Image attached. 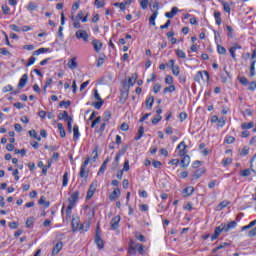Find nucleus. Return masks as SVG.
Returning <instances> with one entry per match:
<instances>
[{"mask_svg": "<svg viewBox=\"0 0 256 256\" xmlns=\"http://www.w3.org/2000/svg\"><path fill=\"white\" fill-rule=\"evenodd\" d=\"M121 195V190L119 188H115L114 191L110 194V201H115Z\"/></svg>", "mask_w": 256, "mask_h": 256, "instance_id": "obj_14", "label": "nucleus"}, {"mask_svg": "<svg viewBox=\"0 0 256 256\" xmlns=\"http://www.w3.org/2000/svg\"><path fill=\"white\" fill-rule=\"evenodd\" d=\"M29 135H30V137H32L33 139H36V140H38V141H41V137H39V136L37 135V132H36L35 130H30V131H29Z\"/></svg>", "mask_w": 256, "mask_h": 256, "instance_id": "obj_41", "label": "nucleus"}, {"mask_svg": "<svg viewBox=\"0 0 256 256\" xmlns=\"http://www.w3.org/2000/svg\"><path fill=\"white\" fill-rule=\"evenodd\" d=\"M61 249H63V242H58L52 250V255H57Z\"/></svg>", "mask_w": 256, "mask_h": 256, "instance_id": "obj_17", "label": "nucleus"}, {"mask_svg": "<svg viewBox=\"0 0 256 256\" xmlns=\"http://www.w3.org/2000/svg\"><path fill=\"white\" fill-rule=\"evenodd\" d=\"M119 223H121V216H115L112 218L110 222V227L115 231V229H119Z\"/></svg>", "mask_w": 256, "mask_h": 256, "instance_id": "obj_8", "label": "nucleus"}, {"mask_svg": "<svg viewBox=\"0 0 256 256\" xmlns=\"http://www.w3.org/2000/svg\"><path fill=\"white\" fill-rule=\"evenodd\" d=\"M168 163H169V165H174V167H177V165H179L180 161H179V159H172Z\"/></svg>", "mask_w": 256, "mask_h": 256, "instance_id": "obj_60", "label": "nucleus"}, {"mask_svg": "<svg viewBox=\"0 0 256 256\" xmlns=\"http://www.w3.org/2000/svg\"><path fill=\"white\" fill-rule=\"evenodd\" d=\"M165 83H166V85H173V76H171V75H166V77H165Z\"/></svg>", "mask_w": 256, "mask_h": 256, "instance_id": "obj_49", "label": "nucleus"}, {"mask_svg": "<svg viewBox=\"0 0 256 256\" xmlns=\"http://www.w3.org/2000/svg\"><path fill=\"white\" fill-rule=\"evenodd\" d=\"M179 119L181 122L185 121V119H187V113H185V112L180 113Z\"/></svg>", "mask_w": 256, "mask_h": 256, "instance_id": "obj_62", "label": "nucleus"}, {"mask_svg": "<svg viewBox=\"0 0 256 256\" xmlns=\"http://www.w3.org/2000/svg\"><path fill=\"white\" fill-rule=\"evenodd\" d=\"M47 51H49V49L39 48L38 50L33 52V55L39 56V55H42L43 53H47Z\"/></svg>", "mask_w": 256, "mask_h": 256, "instance_id": "obj_36", "label": "nucleus"}, {"mask_svg": "<svg viewBox=\"0 0 256 256\" xmlns=\"http://www.w3.org/2000/svg\"><path fill=\"white\" fill-rule=\"evenodd\" d=\"M159 91H161V84L156 83L153 87V92L154 93H159Z\"/></svg>", "mask_w": 256, "mask_h": 256, "instance_id": "obj_57", "label": "nucleus"}, {"mask_svg": "<svg viewBox=\"0 0 256 256\" xmlns=\"http://www.w3.org/2000/svg\"><path fill=\"white\" fill-rule=\"evenodd\" d=\"M79 2H76V3H74L73 4V6H72V13H76L77 12V10L79 9Z\"/></svg>", "mask_w": 256, "mask_h": 256, "instance_id": "obj_63", "label": "nucleus"}, {"mask_svg": "<svg viewBox=\"0 0 256 256\" xmlns=\"http://www.w3.org/2000/svg\"><path fill=\"white\" fill-rule=\"evenodd\" d=\"M27 81H29V76H27V74H24L19 80L18 89H23V87L27 85Z\"/></svg>", "mask_w": 256, "mask_h": 256, "instance_id": "obj_11", "label": "nucleus"}, {"mask_svg": "<svg viewBox=\"0 0 256 256\" xmlns=\"http://www.w3.org/2000/svg\"><path fill=\"white\" fill-rule=\"evenodd\" d=\"M250 169H251L252 173L256 174V154L252 157V159L250 161Z\"/></svg>", "mask_w": 256, "mask_h": 256, "instance_id": "obj_22", "label": "nucleus"}, {"mask_svg": "<svg viewBox=\"0 0 256 256\" xmlns=\"http://www.w3.org/2000/svg\"><path fill=\"white\" fill-rule=\"evenodd\" d=\"M92 45H93L94 51H96V53H99V51H101V49H103V43L98 39H93Z\"/></svg>", "mask_w": 256, "mask_h": 256, "instance_id": "obj_10", "label": "nucleus"}, {"mask_svg": "<svg viewBox=\"0 0 256 256\" xmlns=\"http://www.w3.org/2000/svg\"><path fill=\"white\" fill-rule=\"evenodd\" d=\"M77 201H79V191H75L71 194V196L68 198V206L66 208V218L71 219L73 207L77 205Z\"/></svg>", "mask_w": 256, "mask_h": 256, "instance_id": "obj_2", "label": "nucleus"}, {"mask_svg": "<svg viewBox=\"0 0 256 256\" xmlns=\"http://www.w3.org/2000/svg\"><path fill=\"white\" fill-rule=\"evenodd\" d=\"M140 3L141 9L145 10L149 7V0H138Z\"/></svg>", "mask_w": 256, "mask_h": 256, "instance_id": "obj_38", "label": "nucleus"}, {"mask_svg": "<svg viewBox=\"0 0 256 256\" xmlns=\"http://www.w3.org/2000/svg\"><path fill=\"white\" fill-rule=\"evenodd\" d=\"M255 236H256V227L248 232V237H255Z\"/></svg>", "mask_w": 256, "mask_h": 256, "instance_id": "obj_64", "label": "nucleus"}, {"mask_svg": "<svg viewBox=\"0 0 256 256\" xmlns=\"http://www.w3.org/2000/svg\"><path fill=\"white\" fill-rule=\"evenodd\" d=\"M136 250L140 253V255H144L145 253V246L143 244H135Z\"/></svg>", "mask_w": 256, "mask_h": 256, "instance_id": "obj_39", "label": "nucleus"}, {"mask_svg": "<svg viewBox=\"0 0 256 256\" xmlns=\"http://www.w3.org/2000/svg\"><path fill=\"white\" fill-rule=\"evenodd\" d=\"M99 157V153L97 151V148H95L92 151V158H86L85 161L82 163L81 167H80V172H79V176L82 179H87V177H89V169H87V165H89L90 161L92 163H95V161H97V158Z\"/></svg>", "mask_w": 256, "mask_h": 256, "instance_id": "obj_1", "label": "nucleus"}, {"mask_svg": "<svg viewBox=\"0 0 256 256\" xmlns=\"http://www.w3.org/2000/svg\"><path fill=\"white\" fill-rule=\"evenodd\" d=\"M243 47L238 44V43H233L232 46L229 48V53L232 57V59H234V61L237 59V55L235 54V51L242 49Z\"/></svg>", "mask_w": 256, "mask_h": 256, "instance_id": "obj_6", "label": "nucleus"}, {"mask_svg": "<svg viewBox=\"0 0 256 256\" xmlns=\"http://www.w3.org/2000/svg\"><path fill=\"white\" fill-rule=\"evenodd\" d=\"M196 83H201V81H209V72L207 71H198L194 77Z\"/></svg>", "mask_w": 256, "mask_h": 256, "instance_id": "obj_3", "label": "nucleus"}, {"mask_svg": "<svg viewBox=\"0 0 256 256\" xmlns=\"http://www.w3.org/2000/svg\"><path fill=\"white\" fill-rule=\"evenodd\" d=\"M256 89V81H252L248 85V91H255Z\"/></svg>", "mask_w": 256, "mask_h": 256, "instance_id": "obj_53", "label": "nucleus"}, {"mask_svg": "<svg viewBox=\"0 0 256 256\" xmlns=\"http://www.w3.org/2000/svg\"><path fill=\"white\" fill-rule=\"evenodd\" d=\"M10 12H11V8H9V6L7 5L2 6V13H4V15H9Z\"/></svg>", "mask_w": 256, "mask_h": 256, "instance_id": "obj_50", "label": "nucleus"}, {"mask_svg": "<svg viewBox=\"0 0 256 256\" xmlns=\"http://www.w3.org/2000/svg\"><path fill=\"white\" fill-rule=\"evenodd\" d=\"M96 191H97V181H94L89 186V189H88V192H87V195H86L87 201H89V199H91V197H93L95 195Z\"/></svg>", "mask_w": 256, "mask_h": 256, "instance_id": "obj_5", "label": "nucleus"}, {"mask_svg": "<svg viewBox=\"0 0 256 256\" xmlns=\"http://www.w3.org/2000/svg\"><path fill=\"white\" fill-rule=\"evenodd\" d=\"M177 13H179V8L172 7L170 12L165 13V17H167V19H173V17L177 15Z\"/></svg>", "mask_w": 256, "mask_h": 256, "instance_id": "obj_13", "label": "nucleus"}, {"mask_svg": "<svg viewBox=\"0 0 256 256\" xmlns=\"http://www.w3.org/2000/svg\"><path fill=\"white\" fill-rule=\"evenodd\" d=\"M177 149L179 150V157H184L187 155V146L185 145V141H182L178 144Z\"/></svg>", "mask_w": 256, "mask_h": 256, "instance_id": "obj_7", "label": "nucleus"}, {"mask_svg": "<svg viewBox=\"0 0 256 256\" xmlns=\"http://www.w3.org/2000/svg\"><path fill=\"white\" fill-rule=\"evenodd\" d=\"M242 129H253L255 127V123L253 122H245L241 125Z\"/></svg>", "mask_w": 256, "mask_h": 256, "instance_id": "obj_34", "label": "nucleus"}, {"mask_svg": "<svg viewBox=\"0 0 256 256\" xmlns=\"http://www.w3.org/2000/svg\"><path fill=\"white\" fill-rule=\"evenodd\" d=\"M194 191H195V188H193V186H188L184 189V193L186 194V197L193 195Z\"/></svg>", "mask_w": 256, "mask_h": 256, "instance_id": "obj_27", "label": "nucleus"}, {"mask_svg": "<svg viewBox=\"0 0 256 256\" xmlns=\"http://www.w3.org/2000/svg\"><path fill=\"white\" fill-rule=\"evenodd\" d=\"M71 105L70 101H61L59 104V107H65V109H67V107H69Z\"/></svg>", "mask_w": 256, "mask_h": 256, "instance_id": "obj_55", "label": "nucleus"}, {"mask_svg": "<svg viewBox=\"0 0 256 256\" xmlns=\"http://www.w3.org/2000/svg\"><path fill=\"white\" fill-rule=\"evenodd\" d=\"M240 155L241 157H245L246 155H249V147L245 146L244 148H242V150L240 151Z\"/></svg>", "mask_w": 256, "mask_h": 256, "instance_id": "obj_46", "label": "nucleus"}, {"mask_svg": "<svg viewBox=\"0 0 256 256\" xmlns=\"http://www.w3.org/2000/svg\"><path fill=\"white\" fill-rule=\"evenodd\" d=\"M223 231H225V228L223 227V224H221L220 226L215 228L214 233L219 237L221 233H223Z\"/></svg>", "mask_w": 256, "mask_h": 256, "instance_id": "obj_37", "label": "nucleus"}, {"mask_svg": "<svg viewBox=\"0 0 256 256\" xmlns=\"http://www.w3.org/2000/svg\"><path fill=\"white\" fill-rule=\"evenodd\" d=\"M153 103H155V97L149 96L146 99V107H147V109H151V107H153Z\"/></svg>", "mask_w": 256, "mask_h": 256, "instance_id": "obj_23", "label": "nucleus"}, {"mask_svg": "<svg viewBox=\"0 0 256 256\" xmlns=\"http://www.w3.org/2000/svg\"><path fill=\"white\" fill-rule=\"evenodd\" d=\"M137 81V74H133L129 79H128V85L130 87H133Z\"/></svg>", "mask_w": 256, "mask_h": 256, "instance_id": "obj_29", "label": "nucleus"}, {"mask_svg": "<svg viewBox=\"0 0 256 256\" xmlns=\"http://www.w3.org/2000/svg\"><path fill=\"white\" fill-rule=\"evenodd\" d=\"M76 39H82L84 43L89 42V33H87V30H78L75 33Z\"/></svg>", "mask_w": 256, "mask_h": 256, "instance_id": "obj_4", "label": "nucleus"}, {"mask_svg": "<svg viewBox=\"0 0 256 256\" xmlns=\"http://www.w3.org/2000/svg\"><path fill=\"white\" fill-rule=\"evenodd\" d=\"M172 73L175 75V77H179V73H181V68H179V65L172 67Z\"/></svg>", "mask_w": 256, "mask_h": 256, "instance_id": "obj_35", "label": "nucleus"}, {"mask_svg": "<svg viewBox=\"0 0 256 256\" xmlns=\"http://www.w3.org/2000/svg\"><path fill=\"white\" fill-rule=\"evenodd\" d=\"M71 21H74L73 23L74 29H81V22H79L77 18H75V16H71Z\"/></svg>", "mask_w": 256, "mask_h": 256, "instance_id": "obj_31", "label": "nucleus"}, {"mask_svg": "<svg viewBox=\"0 0 256 256\" xmlns=\"http://www.w3.org/2000/svg\"><path fill=\"white\" fill-rule=\"evenodd\" d=\"M255 63H256L255 60H253V61L251 62V66H250V77H255V75H256Z\"/></svg>", "mask_w": 256, "mask_h": 256, "instance_id": "obj_33", "label": "nucleus"}, {"mask_svg": "<svg viewBox=\"0 0 256 256\" xmlns=\"http://www.w3.org/2000/svg\"><path fill=\"white\" fill-rule=\"evenodd\" d=\"M95 243H96L98 249H103V247H104L103 240L101 239L99 234H96Z\"/></svg>", "mask_w": 256, "mask_h": 256, "instance_id": "obj_24", "label": "nucleus"}, {"mask_svg": "<svg viewBox=\"0 0 256 256\" xmlns=\"http://www.w3.org/2000/svg\"><path fill=\"white\" fill-rule=\"evenodd\" d=\"M176 55L177 57H179L180 59H187V54L185 53V51L181 50V49H177L176 50Z\"/></svg>", "mask_w": 256, "mask_h": 256, "instance_id": "obj_30", "label": "nucleus"}, {"mask_svg": "<svg viewBox=\"0 0 256 256\" xmlns=\"http://www.w3.org/2000/svg\"><path fill=\"white\" fill-rule=\"evenodd\" d=\"M133 245H135V242L130 241L129 247H128L129 255H137V247Z\"/></svg>", "mask_w": 256, "mask_h": 256, "instance_id": "obj_15", "label": "nucleus"}, {"mask_svg": "<svg viewBox=\"0 0 256 256\" xmlns=\"http://www.w3.org/2000/svg\"><path fill=\"white\" fill-rule=\"evenodd\" d=\"M67 65L71 70L77 69V67H79V64L77 63V57L70 59Z\"/></svg>", "mask_w": 256, "mask_h": 256, "instance_id": "obj_12", "label": "nucleus"}, {"mask_svg": "<svg viewBox=\"0 0 256 256\" xmlns=\"http://www.w3.org/2000/svg\"><path fill=\"white\" fill-rule=\"evenodd\" d=\"M157 15H159L158 11H155L149 18L150 25H153L155 27V19H157Z\"/></svg>", "mask_w": 256, "mask_h": 256, "instance_id": "obj_26", "label": "nucleus"}, {"mask_svg": "<svg viewBox=\"0 0 256 256\" xmlns=\"http://www.w3.org/2000/svg\"><path fill=\"white\" fill-rule=\"evenodd\" d=\"M225 123H226L225 118L222 117V118L218 119L219 127H225Z\"/></svg>", "mask_w": 256, "mask_h": 256, "instance_id": "obj_61", "label": "nucleus"}, {"mask_svg": "<svg viewBox=\"0 0 256 256\" xmlns=\"http://www.w3.org/2000/svg\"><path fill=\"white\" fill-rule=\"evenodd\" d=\"M217 51L219 53V55H226L227 53V49H225V47L218 45L217 46Z\"/></svg>", "mask_w": 256, "mask_h": 256, "instance_id": "obj_44", "label": "nucleus"}, {"mask_svg": "<svg viewBox=\"0 0 256 256\" xmlns=\"http://www.w3.org/2000/svg\"><path fill=\"white\" fill-rule=\"evenodd\" d=\"M9 91H13V86H11V85H6V86L2 89V92H3V93H9Z\"/></svg>", "mask_w": 256, "mask_h": 256, "instance_id": "obj_56", "label": "nucleus"}, {"mask_svg": "<svg viewBox=\"0 0 256 256\" xmlns=\"http://www.w3.org/2000/svg\"><path fill=\"white\" fill-rule=\"evenodd\" d=\"M224 141L228 145H231V143H235V137H233V136H226Z\"/></svg>", "mask_w": 256, "mask_h": 256, "instance_id": "obj_47", "label": "nucleus"}, {"mask_svg": "<svg viewBox=\"0 0 256 256\" xmlns=\"http://www.w3.org/2000/svg\"><path fill=\"white\" fill-rule=\"evenodd\" d=\"M39 205H44L47 208L51 204L48 201H45V196H42L39 200Z\"/></svg>", "mask_w": 256, "mask_h": 256, "instance_id": "obj_45", "label": "nucleus"}, {"mask_svg": "<svg viewBox=\"0 0 256 256\" xmlns=\"http://www.w3.org/2000/svg\"><path fill=\"white\" fill-rule=\"evenodd\" d=\"M67 125H68V131L69 133H71L73 131V118L68 119Z\"/></svg>", "mask_w": 256, "mask_h": 256, "instance_id": "obj_51", "label": "nucleus"}, {"mask_svg": "<svg viewBox=\"0 0 256 256\" xmlns=\"http://www.w3.org/2000/svg\"><path fill=\"white\" fill-rule=\"evenodd\" d=\"M57 127H58V131L60 133V137H62V139L65 138L67 134L65 132V128L63 127V124L62 123H58Z\"/></svg>", "mask_w": 256, "mask_h": 256, "instance_id": "obj_25", "label": "nucleus"}, {"mask_svg": "<svg viewBox=\"0 0 256 256\" xmlns=\"http://www.w3.org/2000/svg\"><path fill=\"white\" fill-rule=\"evenodd\" d=\"M214 19H215V23L216 25H218V27L221 25L222 20H221V12L219 11H215L214 12Z\"/></svg>", "mask_w": 256, "mask_h": 256, "instance_id": "obj_19", "label": "nucleus"}, {"mask_svg": "<svg viewBox=\"0 0 256 256\" xmlns=\"http://www.w3.org/2000/svg\"><path fill=\"white\" fill-rule=\"evenodd\" d=\"M251 169H244L242 171H240V175L241 177H249V175H251Z\"/></svg>", "mask_w": 256, "mask_h": 256, "instance_id": "obj_42", "label": "nucleus"}, {"mask_svg": "<svg viewBox=\"0 0 256 256\" xmlns=\"http://www.w3.org/2000/svg\"><path fill=\"white\" fill-rule=\"evenodd\" d=\"M10 29L12 31H15L16 33H19V31H21V28H19V26L15 25V24H11Z\"/></svg>", "mask_w": 256, "mask_h": 256, "instance_id": "obj_59", "label": "nucleus"}, {"mask_svg": "<svg viewBox=\"0 0 256 256\" xmlns=\"http://www.w3.org/2000/svg\"><path fill=\"white\" fill-rule=\"evenodd\" d=\"M170 86L164 88L163 93H173L177 88L173 84H169Z\"/></svg>", "mask_w": 256, "mask_h": 256, "instance_id": "obj_28", "label": "nucleus"}, {"mask_svg": "<svg viewBox=\"0 0 256 256\" xmlns=\"http://www.w3.org/2000/svg\"><path fill=\"white\" fill-rule=\"evenodd\" d=\"M35 9H37V4L33 3V2H29V4L27 5V10L28 11H35Z\"/></svg>", "mask_w": 256, "mask_h": 256, "instance_id": "obj_48", "label": "nucleus"}, {"mask_svg": "<svg viewBox=\"0 0 256 256\" xmlns=\"http://www.w3.org/2000/svg\"><path fill=\"white\" fill-rule=\"evenodd\" d=\"M161 119H163V117H161V115H158L157 117L152 119V124L157 125V123H159V121H161Z\"/></svg>", "mask_w": 256, "mask_h": 256, "instance_id": "obj_58", "label": "nucleus"}, {"mask_svg": "<svg viewBox=\"0 0 256 256\" xmlns=\"http://www.w3.org/2000/svg\"><path fill=\"white\" fill-rule=\"evenodd\" d=\"M239 82L241 83V85H249V80H247V78H245V76H242L239 78Z\"/></svg>", "mask_w": 256, "mask_h": 256, "instance_id": "obj_52", "label": "nucleus"}, {"mask_svg": "<svg viewBox=\"0 0 256 256\" xmlns=\"http://www.w3.org/2000/svg\"><path fill=\"white\" fill-rule=\"evenodd\" d=\"M80 136H81V134L79 133V126L74 125V127H73V139H74V141H77V139H79Z\"/></svg>", "mask_w": 256, "mask_h": 256, "instance_id": "obj_20", "label": "nucleus"}, {"mask_svg": "<svg viewBox=\"0 0 256 256\" xmlns=\"http://www.w3.org/2000/svg\"><path fill=\"white\" fill-rule=\"evenodd\" d=\"M182 160L180 161V166L185 169L187 167H189L190 163H191V157H189V155H185L182 156Z\"/></svg>", "mask_w": 256, "mask_h": 256, "instance_id": "obj_9", "label": "nucleus"}, {"mask_svg": "<svg viewBox=\"0 0 256 256\" xmlns=\"http://www.w3.org/2000/svg\"><path fill=\"white\" fill-rule=\"evenodd\" d=\"M67 185H69V172H65L62 178V187H67Z\"/></svg>", "mask_w": 256, "mask_h": 256, "instance_id": "obj_21", "label": "nucleus"}, {"mask_svg": "<svg viewBox=\"0 0 256 256\" xmlns=\"http://www.w3.org/2000/svg\"><path fill=\"white\" fill-rule=\"evenodd\" d=\"M229 243L227 242H224L220 245H218L214 250H213V253H217V251H220V249H225V247H229Z\"/></svg>", "mask_w": 256, "mask_h": 256, "instance_id": "obj_32", "label": "nucleus"}, {"mask_svg": "<svg viewBox=\"0 0 256 256\" xmlns=\"http://www.w3.org/2000/svg\"><path fill=\"white\" fill-rule=\"evenodd\" d=\"M222 226L224 227V231H230V229H235V227H237V222L232 221L228 224H222Z\"/></svg>", "mask_w": 256, "mask_h": 256, "instance_id": "obj_16", "label": "nucleus"}, {"mask_svg": "<svg viewBox=\"0 0 256 256\" xmlns=\"http://www.w3.org/2000/svg\"><path fill=\"white\" fill-rule=\"evenodd\" d=\"M203 173H205V170L199 169V170H197V171L193 174V178H194V179H199V177H201V175H203Z\"/></svg>", "mask_w": 256, "mask_h": 256, "instance_id": "obj_43", "label": "nucleus"}, {"mask_svg": "<svg viewBox=\"0 0 256 256\" xmlns=\"http://www.w3.org/2000/svg\"><path fill=\"white\" fill-rule=\"evenodd\" d=\"M94 5L97 9H102V7H105V2L103 0H95Z\"/></svg>", "mask_w": 256, "mask_h": 256, "instance_id": "obj_40", "label": "nucleus"}, {"mask_svg": "<svg viewBox=\"0 0 256 256\" xmlns=\"http://www.w3.org/2000/svg\"><path fill=\"white\" fill-rule=\"evenodd\" d=\"M223 9H224L225 13H231V6H229V4L227 2L223 3Z\"/></svg>", "mask_w": 256, "mask_h": 256, "instance_id": "obj_54", "label": "nucleus"}, {"mask_svg": "<svg viewBox=\"0 0 256 256\" xmlns=\"http://www.w3.org/2000/svg\"><path fill=\"white\" fill-rule=\"evenodd\" d=\"M58 119H60V121H69L71 117H69V113L67 111H64L58 115Z\"/></svg>", "mask_w": 256, "mask_h": 256, "instance_id": "obj_18", "label": "nucleus"}]
</instances>
